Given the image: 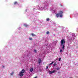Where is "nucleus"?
<instances>
[{"mask_svg": "<svg viewBox=\"0 0 78 78\" xmlns=\"http://www.w3.org/2000/svg\"><path fill=\"white\" fill-rule=\"evenodd\" d=\"M60 44V46L62 47L63 50H64V47H65L64 44H66V41L64 40V39H62L61 40Z\"/></svg>", "mask_w": 78, "mask_h": 78, "instance_id": "1", "label": "nucleus"}, {"mask_svg": "<svg viewBox=\"0 0 78 78\" xmlns=\"http://www.w3.org/2000/svg\"><path fill=\"white\" fill-rule=\"evenodd\" d=\"M62 13H63L62 12L60 11L59 13H56L55 14L57 17H59V16L60 17H62Z\"/></svg>", "mask_w": 78, "mask_h": 78, "instance_id": "2", "label": "nucleus"}, {"mask_svg": "<svg viewBox=\"0 0 78 78\" xmlns=\"http://www.w3.org/2000/svg\"><path fill=\"white\" fill-rule=\"evenodd\" d=\"M24 73H25V69H23L19 74L20 76L21 77L23 76Z\"/></svg>", "mask_w": 78, "mask_h": 78, "instance_id": "3", "label": "nucleus"}, {"mask_svg": "<svg viewBox=\"0 0 78 78\" xmlns=\"http://www.w3.org/2000/svg\"><path fill=\"white\" fill-rule=\"evenodd\" d=\"M55 70H54L53 71H49V74H52V73H55Z\"/></svg>", "mask_w": 78, "mask_h": 78, "instance_id": "4", "label": "nucleus"}, {"mask_svg": "<svg viewBox=\"0 0 78 78\" xmlns=\"http://www.w3.org/2000/svg\"><path fill=\"white\" fill-rule=\"evenodd\" d=\"M30 71L31 72H33V71H34V69L33 68H31L30 69Z\"/></svg>", "mask_w": 78, "mask_h": 78, "instance_id": "5", "label": "nucleus"}, {"mask_svg": "<svg viewBox=\"0 0 78 78\" xmlns=\"http://www.w3.org/2000/svg\"><path fill=\"white\" fill-rule=\"evenodd\" d=\"M24 27H28V25H27V24H24Z\"/></svg>", "mask_w": 78, "mask_h": 78, "instance_id": "6", "label": "nucleus"}, {"mask_svg": "<svg viewBox=\"0 0 78 78\" xmlns=\"http://www.w3.org/2000/svg\"><path fill=\"white\" fill-rule=\"evenodd\" d=\"M38 61L39 64H41V58H39Z\"/></svg>", "mask_w": 78, "mask_h": 78, "instance_id": "7", "label": "nucleus"}, {"mask_svg": "<svg viewBox=\"0 0 78 78\" xmlns=\"http://www.w3.org/2000/svg\"><path fill=\"white\" fill-rule=\"evenodd\" d=\"M13 74H14V72H12V73H10L11 76H12V75H13Z\"/></svg>", "mask_w": 78, "mask_h": 78, "instance_id": "8", "label": "nucleus"}, {"mask_svg": "<svg viewBox=\"0 0 78 78\" xmlns=\"http://www.w3.org/2000/svg\"><path fill=\"white\" fill-rule=\"evenodd\" d=\"M31 35L32 36H36V35L34 34H31Z\"/></svg>", "mask_w": 78, "mask_h": 78, "instance_id": "9", "label": "nucleus"}, {"mask_svg": "<svg viewBox=\"0 0 78 78\" xmlns=\"http://www.w3.org/2000/svg\"><path fill=\"white\" fill-rule=\"evenodd\" d=\"M29 39L30 41H32V40H33V39H32V38H31V37H30L29 38Z\"/></svg>", "mask_w": 78, "mask_h": 78, "instance_id": "10", "label": "nucleus"}, {"mask_svg": "<svg viewBox=\"0 0 78 78\" xmlns=\"http://www.w3.org/2000/svg\"><path fill=\"white\" fill-rule=\"evenodd\" d=\"M34 52H35V53H36V52H37V50H36V49H34Z\"/></svg>", "mask_w": 78, "mask_h": 78, "instance_id": "11", "label": "nucleus"}, {"mask_svg": "<svg viewBox=\"0 0 78 78\" xmlns=\"http://www.w3.org/2000/svg\"><path fill=\"white\" fill-rule=\"evenodd\" d=\"M50 20V19L49 18H48L46 20V21H49Z\"/></svg>", "mask_w": 78, "mask_h": 78, "instance_id": "12", "label": "nucleus"}, {"mask_svg": "<svg viewBox=\"0 0 78 78\" xmlns=\"http://www.w3.org/2000/svg\"><path fill=\"white\" fill-rule=\"evenodd\" d=\"M49 33H50V32H49V31H47V32H46V34H49Z\"/></svg>", "mask_w": 78, "mask_h": 78, "instance_id": "13", "label": "nucleus"}, {"mask_svg": "<svg viewBox=\"0 0 78 78\" xmlns=\"http://www.w3.org/2000/svg\"><path fill=\"white\" fill-rule=\"evenodd\" d=\"M53 66H56V64L55 63L54 64Z\"/></svg>", "mask_w": 78, "mask_h": 78, "instance_id": "14", "label": "nucleus"}, {"mask_svg": "<svg viewBox=\"0 0 78 78\" xmlns=\"http://www.w3.org/2000/svg\"><path fill=\"white\" fill-rule=\"evenodd\" d=\"M56 69H57V70H59V67H58Z\"/></svg>", "mask_w": 78, "mask_h": 78, "instance_id": "15", "label": "nucleus"}, {"mask_svg": "<svg viewBox=\"0 0 78 78\" xmlns=\"http://www.w3.org/2000/svg\"><path fill=\"white\" fill-rule=\"evenodd\" d=\"M14 5H16L17 4V2H15L14 3Z\"/></svg>", "mask_w": 78, "mask_h": 78, "instance_id": "16", "label": "nucleus"}, {"mask_svg": "<svg viewBox=\"0 0 78 78\" xmlns=\"http://www.w3.org/2000/svg\"><path fill=\"white\" fill-rule=\"evenodd\" d=\"M58 61H61V58H59V60H58Z\"/></svg>", "mask_w": 78, "mask_h": 78, "instance_id": "17", "label": "nucleus"}, {"mask_svg": "<svg viewBox=\"0 0 78 78\" xmlns=\"http://www.w3.org/2000/svg\"><path fill=\"white\" fill-rule=\"evenodd\" d=\"M60 52H62V49H61L60 50Z\"/></svg>", "mask_w": 78, "mask_h": 78, "instance_id": "18", "label": "nucleus"}, {"mask_svg": "<svg viewBox=\"0 0 78 78\" xmlns=\"http://www.w3.org/2000/svg\"><path fill=\"white\" fill-rule=\"evenodd\" d=\"M53 63V62H52L51 63V64H52Z\"/></svg>", "mask_w": 78, "mask_h": 78, "instance_id": "19", "label": "nucleus"}, {"mask_svg": "<svg viewBox=\"0 0 78 78\" xmlns=\"http://www.w3.org/2000/svg\"><path fill=\"white\" fill-rule=\"evenodd\" d=\"M48 66H47L46 67V69H48Z\"/></svg>", "mask_w": 78, "mask_h": 78, "instance_id": "20", "label": "nucleus"}, {"mask_svg": "<svg viewBox=\"0 0 78 78\" xmlns=\"http://www.w3.org/2000/svg\"><path fill=\"white\" fill-rule=\"evenodd\" d=\"M50 65H51V63H50V64H49V66H50Z\"/></svg>", "mask_w": 78, "mask_h": 78, "instance_id": "21", "label": "nucleus"}, {"mask_svg": "<svg viewBox=\"0 0 78 78\" xmlns=\"http://www.w3.org/2000/svg\"><path fill=\"white\" fill-rule=\"evenodd\" d=\"M2 67H5V66H2Z\"/></svg>", "mask_w": 78, "mask_h": 78, "instance_id": "22", "label": "nucleus"}, {"mask_svg": "<svg viewBox=\"0 0 78 78\" xmlns=\"http://www.w3.org/2000/svg\"><path fill=\"white\" fill-rule=\"evenodd\" d=\"M61 6H62V5H61Z\"/></svg>", "mask_w": 78, "mask_h": 78, "instance_id": "23", "label": "nucleus"}]
</instances>
